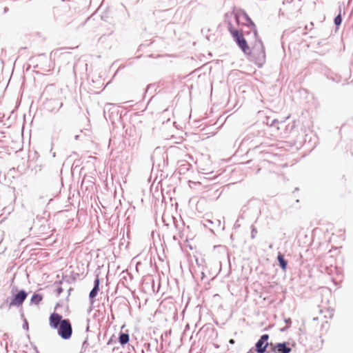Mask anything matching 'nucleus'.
I'll return each mask as SVG.
<instances>
[{
  "label": "nucleus",
  "mask_w": 353,
  "mask_h": 353,
  "mask_svg": "<svg viewBox=\"0 0 353 353\" xmlns=\"http://www.w3.org/2000/svg\"><path fill=\"white\" fill-rule=\"evenodd\" d=\"M50 326L57 329L59 335L63 339H69L72 334V325L68 319H62L61 315L53 312L49 317Z\"/></svg>",
  "instance_id": "nucleus-1"
},
{
  "label": "nucleus",
  "mask_w": 353,
  "mask_h": 353,
  "mask_svg": "<svg viewBox=\"0 0 353 353\" xmlns=\"http://www.w3.org/2000/svg\"><path fill=\"white\" fill-rule=\"evenodd\" d=\"M230 33L233 38L235 39L239 48L243 50V52L245 54H250V49L242 33L239 32L236 30L231 29Z\"/></svg>",
  "instance_id": "nucleus-2"
},
{
  "label": "nucleus",
  "mask_w": 353,
  "mask_h": 353,
  "mask_svg": "<svg viewBox=\"0 0 353 353\" xmlns=\"http://www.w3.org/2000/svg\"><path fill=\"white\" fill-rule=\"evenodd\" d=\"M27 293L24 290L19 291L12 299L10 306H20L27 297Z\"/></svg>",
  "instance_id": "nucleus-3"
},
{
  "label": "nucleus",
  "mask_w": 353,
  "mask_h": 353,
  "mask_svg": "<svg viewBox=\"0 0 353 353\" xmlns=\"http://www.w3.org/2000/svg\"><path fill=\"white\" fill-rule=\"evenodd\" d=\"M268 334H263L256 343V350L258 353H264L268 345Z\"/></svg>",
  "instance_id": "nucleus-4"
},
{
  "label": "nucleus",
  "mask_w": 353,
  "mask_h": 353,
  "mask_svg": "<svg viewBox=\"0 0 353 353\" xmlns=\"http://www.w3.org/2000/svg\"><path fill=\"white\" fill-rule=\"evenodd\" d=\"M99 283H100L99 279L97 278L94 280V286L89 294V297L90 299H93L97 296V295L99 291Z\"/></svg>",
  "instance_id": "nucleus-5"
},
{
  "label": "nucleus",
  "mask_w": 353,
  "mask_h": 353,
  "mask_svg": "<svg viewBox=\"0 0 353 353\" xmlns=\"http://www.w3.org/2000/svg\"><path fill=\"white\" fill-rule=\"evenodd\" d=\"M277 353H290L291 348L286 346L285 343H278L274 349Z\"/></svg>",
  "instance_id": "nucleus-6"
},
{
  "label": "nucleus",
  "mask_w": 353,
  "mask_h": 353,
  "mask_svg": "<svg viewBox=\"0 0 353 353\" xmlns=\"http://www.w3.org/2000/svg\"><path fill=\"white\" fill-rule=\"evenodd\" d=\"M277 259H278V261L279 263V265L281 266V269L283 271H285L286 269H287L288 263L285 260L284 256L282 254L279 253V254L277 256Z\"/></svg>",
  "instance_id": "nucleus-7"
},
{
  "label": "nucleus",
  "mask_w": 353,
  "mask_h": 353,
  "mask_svg": "<svg viewBox=\"0 0 353 353\" xmlns=\"http://www.w3.org/2000/svg\"><path fill=\"white\" fill-rule=\"evenodd\" d=\"M119 343L123 345L128 343L129 335L126 333H121L119 338Z\"/></svg>",
  "instance_id": "nucleus-8"
},
{
  "label": "nucleus",
  "mask_w": 353,
  "mask_h": 353,
  "mask_svg": "<svg viewBox=\"0 0 353 353\" xmlns=\"http://www.w3.org/2000/svg\"><path fill=\"white\" fill-rule=\"evenodd\" d=\"M42 300V296L40 294H35L31 298V302L34 304H39Z\"/></svg>",
  "instance_id": "nucleus-9"
},
{
  "label": "nucleus",
  "mask_w": 353,
  "mask_h": 353,
  "mask_svg": "<svg viewBox=\"0 0 353 353\" xmlns=\"http://www.w3.org/2000/svg\"><path fill=\"white\" fill-rule=\"evenodd\" d=\"M342 22V18L341 16V13H339L334 19V23L336 26H339L341 25Z\"/></svg>",
  "instance_id": "nucleus-10"
},
{
  "label": "nucleus",
  "mask_w": 353,
  "mask_h": 353,
  "mask_svg": "<svg viewBox=\"0 0 353 353\" xmlns=\"http://www.w3.org/2000/svg\"><path fill=\"white\" fill-rule=\"evenodd\" d=\"M229 342L231 344H234L235 343L234 339H230Z\"/></svg>",
  "instance_id": "nucleus-11"
},
{
  "label": "nucleus",
  "mask_w": 353,
  "mask_h": 353,
  "mask_svg": "<svg viewBox=\"0 0 353 353\" xmlns=\"http://www.w3.org/2000/svg\"><path fill=\"white\" fill-rule=\"evenodd\" d=\"M243 14L248 19V21H250V19L248 18V15L245 13H244Z\"/></svg>",
  "instance_id": "nucleus-12"
}]
</instances>
